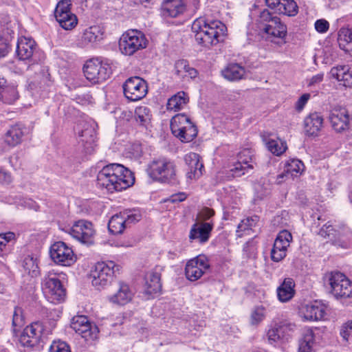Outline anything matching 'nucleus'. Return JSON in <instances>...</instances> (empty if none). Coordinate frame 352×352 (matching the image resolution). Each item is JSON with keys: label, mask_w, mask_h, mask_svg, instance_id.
<instances>
[{"label": "nucleus", "mask_w": 352, "mask_h": 352, "mask_svg": "<svg viewBox=\"0 0 352 352\" xmlns=\"http://www.w3.org/2000/svg\"><path fill=\"white\" fill-rule=\"evenodd\" d=\"M133 173L121 164L113 163L104 166L97 175V185L109 192L122 191L133 185Z\"/></svg>", "instance_id": "1"}, {"label": "nucleus", "mask_w": 352, "mask_h": 352, "mask_svg": "<svg viewBox=\"0 0 352 352\" xmlns=\"http://www.w3.org/2000/svg\"><path fill=\"white\" fill-rule=\"evenodd\" d=\"M192 31L198 44L210 47L223 41L227 28L219 20L199 17L192 23Z\"/></svg>", "instance_id": "2"}, {"label": "nucleus", "mask_w": 352, "mask_h": 352, "mask_svg": "<svg viewBox=\"0 0 352 352\" xmlns=\"http://www.w3.org/2000/svg\"><path fill=\"white\" fill-rule=\"evenodd\" d=\"M259 34L267 42L281 46L286 43L287 26L274 13L265 9L258 19Z\"/></svg>", "instance_id": "3"}, {"label": "nucleus", "mask_w": 352, "mask_h": 352, "mask_svg": "<svg viewBox=\"0 0 352 352\" xmlns=\"http://www.w3.org/2000/svg\"><path fill=\"white\" fill-rule=\"evenodd\" d=\"M324 284L329 288L330 293L337 300L343 301L352 298V282L345 274L338 271H332L325 274Z\"/></svg>", "instance_id": "4"}, {"label": "nucleus", "mask_w": 352, "mask_h": 352, "mask_svg": "<svg viewBox=\"0 0 352 352\" xmlns=\"http://www.w3.org/2000/svg\"><path fill=\"white\" fill-rule=\"evenodd\" d=\"M146 171L150 177L162 183H170L176 177L174 162L165 157L154 158L148 164Z\"/></svg>", "instance_id": "5"}, {"label": "nucleus", "mask_w": 352, "mask_h": 352, "mask_svg": "<svg viewBox=\"0 0 352 352\" xmlns=\"http://www.w3.org/2000/svg\"><path fill=\"white\" fill-rule=\"evenodd\" d=\"M41 289L45 298L51 303H61L65 298V289L58 275L54 271L45 274L42 278Z\"/></svg>", "instance_id": "6"}, {"label": "nucleus", "mask_w": 352, "mask_h": 352, "mask_svg": "<svg viewBox=\"0 0 352 352\" xmlns=\"http://www.w3.org/2000/svg\"><path fill=\"white\" fill-rule=\"evenodd\" d=\"M86 78L92 84H100L107 80L111 74L110 65L103 60L96 58L86 62L83 67Z\"/></svg>", "instance_id": "7"}, {"label": "nucleus", "mask_w": 352, "mask_h": 352, "mask_svg": "<svg viewBox=\"0 0 352 352\" xmlns=\"http://www.w3.org/2000/svg\"><path fill=\"white\" fill-rule=\"evenodd\" d=\"M116 270H119V265L112 261L97 263L90 273L92 285L100 289L109 285Z\"/></svg>", "instance_id": "8"}, {"label": "nucleus", "mask_w": 352, "mask_h": 352, "mask_svg": "<svg viewBox=\"0 0 352 352\" xmlns=\"http://www.w3.org/2000/svg\"><path fill=\"white\" fill-rule=\"evenodd\" d=\"M147 43L148 41L145 35L141 31L131 30L122 34L119 42V47L122 54L131 56L136 52L146 48Z\"/></svg>", "instance_id": "9"}, {"label": "nucleus", "mask_w": 352, "mask_h": 352, "mask_svg": "<svg viewBox=\"0 0 352 352\" xmlns=\"http://www.w3.org/2000/svg\"><path fill=\"white\" fill-rule=\"evenodd\" d=\"M296 329V324L288 320L275 322L267 333L270 344H276L280 341L287 340Z\"/></svg>", "instance_id": "10"}, {"label": "nucleus", "mask_w": 352, "mask_h": 352, "mask_svg": "<svg viewBox=\"0 0 352 352\" xmlns=\"http://www.w3.org/2000/svg\"><path fill=\"white\" fill-rule=\"evenodd\" d=\"M318 234L323 238L329 239L343 248H349L352 245V232L349 230L341 232L329 222L320 229Z\"/></svg>", "instance_id": "11"}, {"label": "nucleus", "mask_w": 352, "mask_h": 352, "mask_svg": "<svg viewBox=\"0 0 352 352\" xmlns=\"http://www.w3.org/2000/svg\"><path fill=\"white\" fill-rule=\"evenodd\" d=\"M50 255L54 263L63 266H70L76 261L72 249L63 241L56 242L50 247Z\"/></svg>", "instance_id": "12"}, {"label": "nucleus", "mask_w": 352, "mask_h": 352, "mask_svg": "<svg viewBox=\"0 0 352 352\" xmlns=\"http://www.w3.org/2000/svg\"><path fill=\"white\" fill-rule=\"evenodd\" d=\"M66 232L82 243L91 244L93 243L95 231L93 224L90 221L82 219L75 221L72 227L67 228Z\"/></svg>", "instance_id": "13"}, {"label": "nucleus", "mask_w": 352, "mask_h": 352, "mask_svg": "<svg viewBox=\"0 0 352 352\" xmlns=\"http://www.w3.org/2000/svg\"><path fill=\"white\" fill-rule=\"evenodd\" d=\"M208 260L204 256H198L188 261L185 267L186 278L190 281L199 279L210 270Z\"/></svg>", "instance_id": "14"}, {"label": "nucleus", "mask_w": 352, "mask_h": 352, "mask_svg": "<svg viewBox=\"0 0 352 352\" xmlns=\"http://www.w3.org/2000/svg\"><path fill=\"white\" fill-rule=\"evenodd\" d=\"M292 240V234L286 230H283L278 234L271 250L272 261L279 262L286 256L287 250Z\"/></svg>", "instance_id": "15"}, {"label": "nucleus", "mask_w": 352, "mask_h": 352, "mask_svg": "<svg viewBox=\"0 0 352 352\" xmlns=\"http://www.w3.org/2000/svg\"><path fill=\"white\" fill-rule=\"evenodd\" d=\"M329 120L333 129L337 132H342L349 129L350 118L345 107L335 106L329 114Z\"/></svg>", "instance_id": "16"}, {"label": "nucleus", "mask_w": 352, "mask_h": 352, "mask_svg": "<svg viewBox=\"0 0 352 352\" xmlns=\"http://www.w3.org/2000/svg\"><path fill=\"white\" fill-rule=\"evenodd\" d=\"M71 328L85 340H94L96 338L97 328L92 327L85 316H74L71 321Z\"/></svg>", "instance_id": "17"}, {"label": "nucleus", "mask_w": 352, "mask_h": 352, "mask_svg": "<svg viewBox=\"0 0 352 352\" xmlns=\"http://www.w3.org/2000/svg\"><path fill=\"white\" fill-rule=\"evenodd\" d=\"M144 293L148 298L153 297L160 293L162 289L161 269L156 267L148 272L144 277Z\"/></svg>", "instance_id": "18"}, {"label": "nucleus", "mask_w": 352, "mask_h": 352, "mask_svg": "<svg viewBox=\"0 0 352 352\" xmlns=\"http://www.w3.org/2000/svg\"><path fill=\"white\" fill-rule=\"evenodd\" d=\"M252 162L250 150H243L238 155V160L230 168V171L234 177H241L253 168L250 164Z\"/></svg>", "instance_id": "19"}, {"label": "nucleus", "mask_w": 352, "mask_h": 352, "mask_svg": "<svg viewBox=\"0 0 352 352\" xmlns=\"http://www.w3.org/2000/svg\"><path fill=\"white\" fill-rule=\"evenodd\" d=\"M187 166L186 176L190 179H197L203 174L204 164L200 162V156L195 153H189L184 157Z\"/></svg>", "instance_id": "20"}, {"label": "nucleus", "mask_w": 352, "mask_h": 352, "mask_svg": "<svg viewBox=\"0 0 352 352\" xmlns=\"http://www.w3.org/2000/svg\"><path fill=\"white\" fill-rule=\"evenodd\" d=\"M300 315L304 320L318 321L323 320L326 315V308L323 305L311 303L302 306Z\"/></svg>", "instance_id": "21"}, {"label": "nucleus", "mask_w": 352, "mask_h": 352, "mask_svg": "<svg viewBox=\"0 0 352 352\" xmlns=\"http://www.w3.org/2000/svg\"><path fill=\"white\" fill-rule=\"evenodd\" d=\"M133 289L127 283L120 281L117 292L109 296V300L114 304L124 305L129 302L134 296Z\"/></svg>", "instance_id": "22"}, {"label": "nucleus", "mask_w": 352, "mask_h": 352, "mask_svg": "<svg viewBox=\"0 0 352 352\" xmlns=\"http://www.w3.org/2000/svg\"><path fill=\"white\" fill-rule=\"evenodd\" d=\"M36 50V43L30 38L22 36L18 39L16 53L20 60H30Z\"/></svg>", "instance_id": "23"}, {"label": "nucleus", "mask_w": 352, "mask_h": 352, "mask_svg": "<svg viewBox=\"0 0 352 352\" xmlns=\"http://www.w3.org/2000/svg\"><path fill=\"white\" fill-rule=\"evenodd\" d=\"M212 227L210 222L195 223L190 231V239L197 240L201 243H206L209 239Z\"/></svg>", "instance_id": "24"}, {"label": "nucleus", "mask_w": 352, "mask_h": 352, "mask_svg": "<svg viewBox=\"0 0 352 352\" xmlns=\"http://www.w3.org/2000/svg\"><path fill=\"white\" fill-rule=\"evenodd\" d=\"M323 126V118L317 113H311L305 118L304 129L309 136H317Z\"/></svg>", "instance_id": "25"}, {"label": "nucleus", "mask_w": 352, "mask_h": 352, "mask_svg": "<svg viewBox=\"0 0 352 352\" xmlns=\"http://www.w3.org/2000/svg\"><path fill=\"white\" fill-rule=\"evenodd\" d=\"M182 0H165L161 7V15L165 18H175L185 11Z\"/></svg>", "instance_id": "26"}, {"label": "nucleus", "mask_w": 352, "mask_h": 352, "mask_svg": "<svg viewBox=\"0 0 352 352\" xmlns=\"http://www.w3.org/2000/svg\"><path fill=\"white\" fill-rule=\"evenodd\" d=\"M174 72L179 78L182 79L195 78L198 72L189 65L188 62L184 59H180L175 61L174 65Z\"/></svg>", "instance_id": "27"}, {"label": "nucleus", "mask_w": 352, "mask_h": 352, "mask_svg": "<svg viewBox=\"0 0 352 352\" xmlns=\"http://www.w3.org/2000/svg\"><path fill=\"white\" fill-rule=\"evenodd\" d=\"M331 74L340 82V86L345 88H352V74L349 72L348 66L340 65L333 67Z\"/></svg>", "instance_id": "28"}, {"label": "nucleus", "mask_w": 352, "mask_h": 352, "mask_svg": "<svg viewBox=\"0 0 352 352\" xmlns=\"http://www.w3.org/2000/svg\"><path fill=\"white\" fill-rule=\"evenodd\" d=\"M25 128L23 124L12 126L5 135V142L10 146H15L22 142Z\"/></svg>", "instance_id": "29"}, {"label": "nucleus", "mask_w": 352, "mask_h": 352, "mask_svg": "<svg viewBox=\"0 0 352 352\" xmlns=\"http://www.w3.org/2000/svg\"><path fill=\"white\" fill-rule=\"evenodd\" d=\"M295 283L292 278H286L282 284L277 288V296L280 302H287L291 300L294 294Z\"/></svg>", "instance_id": "30"}, {"label": "nucleus", "mask_w": 352, "mask_h": 352, "mask_svg": "<svg viewBox=\"0 0 352 352\" xmlns=\"http://www.w3.org/2000/svg\"><path fill=\"white\" fill-rule=\"evenodd\" d=\"M304 168L305 166L302 161L298 159H290L285 163L284 173L280 174L278 176V182L280 183L281 182L279 180L280 178L288 177L289 175L292 177L297 176L298 174H301L304 171Z\"/></svg>", "instance_id": "31"}, {"label": "nucleus", "mask_w": 352, "mask_h": 352, "mask_svg": "<svg viewBox=\"0 0 352 352\" xmlns=\"http://www.w3.org/2000/svg\"><path fill=\"white\" fill-rule=\"evenodd\" d=\"M172 133L182 142H191L197 135V126L190 120L188 124L179 127L177 131H171Z\"/></svg>", "instance_id": "32"}, {"label": "nucleus", "mask_w": 352, "mask_h": 352, "mask_svg": "<svg viewBox=\"0 0 352 352\" xmlns=\"http://www.w3.org/2000/svg\"><path fill=\"white\" fill-rule=\"evenodd\" d=\"M315 334L311 329H305L302 333V338L299 340L300 352H312L316 346Z\"/></svg>", "instance_id": "33"}, {"label": "nucleus", "mask_w": 352, "mask_h": 352, "mask_svg": "<svg viewBox=\"0 0 352 352\" xmlns=\"http://www.w3.org/2000/svg\"><path fill=\"white\" fill-rule=\"evenodd\" d=\"M223 76L230 81H237L245 76V69L238 63H230L223 70Z\"/></svg>", "instance_id": "34"}, {"label": "nucleus", "mask_w": 352, "mask_h": 352, "mask_svg": "<svg viewBox=\"0 0 352 352\" xmlns=\"http://www.w3.org/2000/svg\"><path fill=\"white\" fill-rule=\"evenodd\" d=\"M78 138L79 142H81L89 152L93 150L96 141V131L91 126H85L84 129L79 132Z\"/></svg>", "instance_id": "35"}, {"label": "nucleus", "mask_w": 352, "mask_h": 352, "mask_svg": "<svg viewBox=\"0 0 352 352\" xmlns=\"http://www.w3.org/2000/svg\"><path fill=\"white\" fill-rule=\"evenodd\" d=\"M189 97L184 91H180L168 99L167 109L173 111H179L184 107L188 102Z\"/></svg>", "instance_id": "36"}, {"label": "nucleus", "mask_w": 352, "mask_h": 352, "mask_svg": "<svg viewBox=\"0 0 352 352\" xmlns=\"http://www.w3.org/2000/svg\"><path fill=\"white\" fill-rule=\"evenodd\" d=\"M151 118L152 114L148 107L140 106L135 108L134 119L140 126L147 128L151 123Z\"/></svg>", "instance_id": "37"}, {"label": "nucleus", "mask_w": 352, "mask_h": 352, "mask_svg": "<svg viewBox=\"0 0 352 352\" xmlns=\"http://www.w3.org/2000/svg\"><path fill=\"white\" fill-rule=\"evenodd\" d=\"M126 228L127 226L121 212L112 216L109 221L108 229L113 234L122 233Z\"/></svg>", "instance_id": "38"}, {"label": "nucleus", "mask_w": 352, "mask_h": 352, "mask_svg": "<svg viewBox=\"0 0 352 352\" xmlns=\"http://www.w3.org/2000/svg\"><path fill=\"white\" fill-rule=\"evenodd\" d=\"M338 42L340 49L352 51V29L341 28L338 32Z\"/></svg>", "instance_id": "39"}, {"label": "nucleus", "mask_w": 352, "mask_h": 352, "mask_svg": "<svg viewBox=\"0 0 352 352\" xmlns=\"http://www.w3.org/2000/svg\"><path fill=\"white\" fill-rule=\"evenodd\" d=\"M104 32L98 25H94L87 29L83 34V40L86 43H96L103 38Z\"/></svg>", "instance_id": "40"}, {"label": "nucleus", "mask_w": 352, "mask_h": 352, "mask_svg": "<svg viewBox=\"0 0 352 352\" xmlns=\"http://www.w3.org/2000/svg\"><path fill=\"white\" fill-rule=\"evenodd\" d=\"M121 212L127 227L140 221L142 217L140 209L137 208L124 209Z\"/></svg>", "instance_id": "41"}, {"label": "nucleus", "mask_w": 352, "mask_h": 352, "mask_svg": "<svg viewBox=\"0 0 352 352\" xmlns=\"http://www.w3.org/2000/svg\"><path fill=\"white\" fill-rule=\"evenodd\" d=\"M55 18L60 26L67 30L73 29L78 23L77 17L71 12L61 16H56Z\"/></svg>", "instance_id": "42"}, {"label": "nucleus", "mask_w": 352, "mask_h": 352, "mask_svg": "<svg viewBox=\"0 0 352 352\" xmlns=\"http://www.w3.org/2000/svg\"><path fill=\"white\" fill-rule=\"evenodd\" d=\"M298 7L294 0H283L282 3L277 8V14L292 16L298 13Z\"/></svg>", "instance_id": "43"}, {"label": "nucleus", "mask_w": 352, "mask_h": 352, "mask_svg": "<svg viewBox=\"0 0 352 352\" xmlns=\"http://www.w3.org/2000/svg\"><path fill=\"white\" fill-rule=\"evenodd\" d=\"M25 329L28 333L33 335L34 339L37 340L38 344L42 340L43 338L47 336L43 323L41 322H32L27 326Z\"/></svg>", "instance_id": "44"}, {"label": "nucleus", "mask_w": 352, "mask_h": 352, "mask_svg": "<svg viewBox=\"0 0 352 352\" xmlns=\"http://www.w3.org/2000/svg\"><path fill=\"white\" fill-rule=\"evenodd\" d=\"M23 267L32 276H36L38 274V260L33 255H28L25 257Z\"/></svg>", "instance_id": "45"}, {"label": "nucleus", "mask_w": 352, "mask_h": 352, "mask_svg": "<svg viewBox=\"0 0 352 352\" xmlns=\"http://www.w3.org/2000/svg\"><path fill=\"white\" fill-rule=\"evenodd\" d=\"M266 146L269 151L277 156L283 153L287 148L285 143L272 139L266 141Z\"/></svg>", "instance_id": "46"}, {"label": "nucleus", "mask_w": 352, "mask_h": 352, "mask_svg": "<svg viewBox=\"0 0 352 352\" xmlns=\"http://www.w3.org/2000/svg\"><path fill=\"white\" fill-rule=\"evenodd\" d=\"M190 119L184 113H178L173 116L170 120V130L171 131H177L179 127L188 124V121Z\"/></svg>", "instance_id": "47"}, {"label": "nucleus", "mask_w": 352, "mask_h": 352, "mask_svg": "<svg viewBox=\"0 0 352 352\" xmlns=\"http://www.w3.org/2000/svg\"><path fill=\"white\" fill-rule=\"evenodd\" d=\"M266 309L263 305L256 307L252 311L250 316V323L252 325H258L265 318Z\"/></svg>", "instance_id": "48"}, {"label": "nucleus", "mask_w": 352, "mask_h": 352, "mask_svg": "<svg viewBox=\"0 0 352 352\" xmlns=\"http://www.w3.org/2000/svg\"><path fill=\"white\" fill-rule=\"evenodd\" d=\"M148 89H123V94L128 100L135 102L145 97Z\"/></svg>", "instance_id": "49"}, {"label": "nucleus", "mask_w": 352, "mask_h": 352, "mask_svg": "<svg viewBox=\"0 0 352 352\" xmlns=\"http://www.w3.org/2000/svg\"><path fill=\"white\" fill-rule=\"evenodd\" d=\"M122 88H148L146 80L139 76L129 78L122 85Z\"/></svg>", "instance_id": "50"}, {"label": "nucleus", "mask_w": 352, "mask_h": 352, "mask_svg": "<svg viewBox=\"0 0 352 352\" xmlns=\"http://www.w3.org/2000/svg\"><path fill=\"white\" fill-rule=\"evenodd\" d=\"M256 221V216L242 220L237 227L236 232L238 233V236H241L243 232L251 230L252 228L255 226Z\"/></svg>", "instance_id": "51"}, {"label": "nucleus", "mask_w": 352, "mask_h": 352, "mask_svg": "<svg viewBox=\"0 0 352 352\" xmlns=\"http://www.w3.org/2000/svg\"><path fill=\"white\" fill-rule=\"evenodd\" d=\"M16 89H0V100L4 103L12 104L18 99Z\"/></svg>", "instance_id": "52"}, {"label": "nucleus", "mask_w": 352, "mask_h": 352, "mask_svg": "<svg viewBox=\"0 0 352 352\" xmlns=\"http://www.w3.org/2000/svg\"><path fill=\"white\" fill-rule=\"evenodd\" d=\"M24 324V317L23 310L21 307H15L13 315L12 325L13 331L15 332L17 328H21Z\"/></svg>", "instance_id": "53"}, {"label": "nucleus", "mask_w": 352, "mask_h": 352, "mask_svg": "<svg viewBox=\"0 0 352 352\" xmlns=\"http://www.w3.org/2000/svg\"><path fill=\"white\" fill-rule=\"evenodd\" d=\"M19 342L23 346L33 347L38 344L37 340L34 339L33 335L28 333L25 328L19 338Z\"/></svg>", "instance_id": "54"}, {"label": "nucleus", "mask_w": 352, "mask_h": 352, "mask_svg": "<svg viewBox=\"0 0 352 352\" xmlns=\"http://www.w3.org/2000/svg\"><path fill=\"white\" fill-rule=\"evenodd\" d=\"M71 3L70 0H61L60 1L54 10V16H63V14L69 13L71 12Z\"/></svg>", "instance_id": "55"}, {"label": "nucleus", "mask_w": 352, "mask_h": 352, "mask_svg": "<svg viewBox=\"0 0 352 352\" xmlns=\"http://www.w3.org/2000/svg\"><path fill=\"white\" fill-rule=\"evenodd\" d=\"M49 352H71L69 346L63 341H54L51 344Z\"/></svg>", "instance_id": "56"}, {"label": "nucleus", "mask_w": 352, "mask_h": 352, "mask_svg": "<svg viewBox=\"0 0 352 352\" xmlns=\"http://www.w3.org/2000/svg\"><path fill=\"white\" fill-rule=\"evenodd\" d=\"M15 234L12 232H8L0 234V256L6 249L8 243L14 239Z\"/></svg>", "instance_id": "57"}, {"label": "nucleus", "mask_w": 352, "mask_h": 352, "mask_svg": "<svg viewBox=\"0 0 352 352\" xmlns=\"http://www.w3.org/2000/svg\"><path fill=\"white\" fill-rule=\"evenodd\" d=\"M10 50L8 38L0 36V58L5 57Z\"/></svg>", "instance_id": "58"}, {"label": "nucleus", "mask_w": 352, "mask_h": 352, "mask_svg": "<svg viewBox=\"0 0 352 352\" xmlns=\"http://www.w3.org/2000/svg\"><path fill=\"white\" fill-rule=\"evenodd\" d=\"M351 331L352 320H349L342 326L340 334L345 341H347Z\"/></svg>", "instance_id": "59"}, {"label": "nucleus", "mask_w": 352, "mask_h": 352, "mask_svg": "<svg viewBox=\"0 0 352 352\" xmlns=\"http://www.w3.org/2000/svg\"><path fill=\"white\" fill-rule=\"evenodd\" d=\"M329 28V23L325 19H318L315 22V28L320 33L327 32Z\"/></svg>", "instance_id": "60"}, {"label": "nucleus", "mask_w": 352, "mask_h": 352, "mask_svg": "<svg viewBox=\"0 0 352 352\" xmlns=\"http://www.w3.org/2000/svg\"><path fill=\"white\" fill-rule=\"evenodd\" d=\"M310 98V94H304L302 95L298 100H297L296 103V108L298 111H301L309 99Z\"/></svg>", "instance_id": "61"}, {"label": "nucleus", "mask_w": 352, "mask_h": 352, "mask_svg": "<svg viewBox=\"0 0 352 352\" xmlns=\"http://www.w3.org/2000/svg\"><path fill=\"white\" fill-rule=\"evenodd\" d=\"M12 180L10 173L0 168V183L8 184L12 182Z\"/></svg>", "instance_id": "62"}, {"label": "nucleus", "mask_w": 352, "mask_h": 352, "mask_svg": "<svg viewBox=\"0 0 352 352\" xmlns=\"http://www.w3.org/2000/svg\"><path fill=\"white\" fill-rule=\"evenodd\" d=\"M282 2L283 0H265L267 6L274 10V12H272L274 13V14H277V8H279V6Z\"/></svg>", "instance_id": "63"}, {"label": "nucleus", "mask_w": 352, "mask_h": 352, "mask_svg": "<svg viewBox=\"0 0 352 352\" xmlns=\"http://www.w3.org/2000/svg\"><path fill=\"white\" fill-rule=\"evenodd\" d=\"M214 214L212 209L204 208L199 213L200 218L204 221L209 219Z\"/></svg>", "instance_id": "64"}]
</instances>
